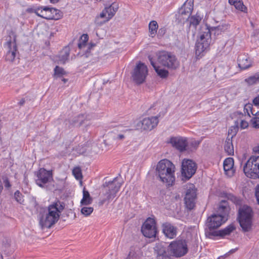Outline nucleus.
I'll use <instances>...</instances> for the list:
<instances>
[{
	"label": "nucleus",
	"mask_w": 259,
	"mask_h": 259,
	"mask_svg": "<svg viewBox=\"0 0 259 259\" xmlns=\"http://www.w3.org/2000/svg\"><path fill=\"white\" fill-rule=\"evenodd\" d=\"M229 28L230 25L225 22H221L219 24L212 27L207 25L201 26L199 32V38L196 43V55H200L209 47L212 41V35L213 39H215L218 36L227 31Z\"/></svg>",
	"instance_id": "1"
},
{
	"label": "nucleus",
	"mask_w": 259,
	"mask_h": 259,
	"mask_svg": "<svg viewBox=\"0 0 259 259\" xmlns=\"http://www.w3.org/2000/svg\"><path fill=\"white\" fill-rule=\"evenodd\" d=\"M222 203L223 204H220L218 208V214H212L207 220L205 235L209 238L217 236L218 231L215 229L220 227L227 220L226 217L228 214L227 202L223 201Z\"/></svg>",
	"instance_id": "2"
},
{
	"label": "nucleus",
	"mask_w": 259,
	"mask_h": 259,
	"mask_svg": "<svg viewBox=\"0 0 259 259\" xmlns=\"http://www.w3.org/2000/svg\"><path fill=\"white\" fill-rule=\"evenodd\" d=\"M64 209V204L59 201L54 202L48 207V211L39 219V225L42 229L50 228L60 218L61 212Z\"/></svg>",
	"instance_id": "3"
},
{
	"label": "nucleus",
	"mask_w": 259,
	"mask_h": 259,
	"mask_svg": "<svg viewBox=\"0 0 259 259\" xmlns=\"http://www.w3.org/2000/svg\"><path fill=\"white\" fill-rule=\"evenodd\" d=\"M156 170L160 180L167 186H171L175 180V166L169 160L164 159L157 164Z\"/></svg>",
	"instance_id": "4"
},
{
	"label": "nucleus",
	"mask_w": 259,
	"mask_h": 259,
	"mask_svg": "<svg viewBox=\"0 0 259 259\" xmlns=\"http://www.w3.org/2000/svg\"><path fill=\"white\" fill-rule=\"evenodd\" d=\"M121 186V183L118 181L117 177L115 178L112 181L105 182L103 184L105 191L103 194L104 197L99 201V205L102 206L106 202L108 203L110 200L115 198Z\"/></svg>",
	"instance_id": "5"
},
{
	"label": "nucleus",
	"mask_w": 259,
	"mask_h": 259,
	"mask_svg": "<svg viewBox=\"0 0 259 259\" xmlns=\"http://www.w3.org/2000/svg\"><path fill=\"white\" fill-rule=\"evenodd\" d=\"M252 214L251 208L247 205H243L239 209L237 219L244 232H248L251 229Z\"/></svg>",
	"instance_id": "6"
},
{
	"label": "nucleus",
	"mask_w": 259,
	"mask_h": 259,
	"mask_svg": "<svg viewBox=\"0 0 259 259\" xmlns=\"http://www.w3.org/2000/svg\"><path fill=\"white\" fill-rule=\"evenodd\" d=\"M243 171L247 177L259 178V156H251L243 167Z\"/></svg>",
	"instance_id": "7"
},
{
	"label": "nucleus",
	"mask_w": 259,
	"mask_h": 259,
	"mask_svg": "<svg viewBox=\"0 0 259 259\" xmlns=\"http://www.w3.org/2000/svg\"><path fill=\"white\" fill-rule=\"evenodd\" d=\"M16 35L14 32L11 31L6 38V42L4 44V48L7 51L6 60L8 61L13 62L16 57L17 52V45L16 42Z\"/></svg>",
	"instance_id": "8"
},
{
	"label": "nucleus",
	"mask_w": 259,
	"mask_h": 259,
	"mask_svg": "<svg viewBox=\"0 0 259 259\" xmlns=\"http://www.w3.org/2000/svg\"><path fill=\"white\" fill-rule=\"evenodd\" d=\"M157 57L158 62L168 68L175 69L178 68L179 65L176 56L171 53L161 51L159 52Z\"/></svg>",
	"instance_id": "9"
},
{
	"label": "nucleus",
	"mask_w": 259,
	"mask_h": 259,
	"mask_svg": "<svg viewBox=\"0 0 259 259\" xmlns=\"http://www.w3.org/2000/svg\"><path fill=\"white\" fill-rule=\"evenodd\" d=\"M148 70L145 64L139 62L132 73V78L137 84L143 83L148 75Z\"/></svg>",
	"instance_id": "10"
},
{
	"label": "nucleus",
	"mask_w": 259,
	"mask_h": 259,
	"mask_svg": "<svg viewBox=\"0 0 259 259\" xmlns=\"http://www.w3.org/2000/svg\"><path fill=\"white\" fill-rule=\"evenodd\" d=\"M168 249L176 257H181L188 252L187 242L185 240L173 241L168 245Z\"/></svg>",
	"instance_id": "11"
},
{
	"label": "nucleus",
	"mask_w": 259,
	"mask_h": 259,
	"mask_svg": "<svg viewBox=\"0 0 259 259\" xmlns=\"http://www.w3.org/2000/svg\"><path fill=\"white\" fill-rule=\"evenodd\" d=\"M185 204L186 207L191 210L195 206V200L196 198V189L193 184L190 183L185 186Z\"/></svg>",
	"instance_id": "12"
},
{
	"label": "nucleus",
	"mask_w": 259,
	"mask_h": 259,
	"mask_svg": "<svg viewBox=\"0 0 259 259\" xmlns=\"http://www.w3.org/2000/svg\"><path fill=\"white\" fill-rule=\"evenodd\" d=\"M141 231L146 237H155L157 232L155 220L151 218L147 219L142 225Z\"/></svg>",
	"instance_id": "13"
},
{
	"label": "nucleus",
	"mask_w": 259,
	"mask_h": 259,
	"mask_svg": "<svg viewBox=\"0 0 259 259\" xmlns=\"http://www.w3.org/2000/svg\"><path fill=\"white\" fill-rule=\"evenodd\" d=\"M193 9V0H187L179 9L177 19L179 22H184L189 17Z\"/></svg>",
	"instance_id": "14"
},
{
	"label": "nucleus",
	"mask_w": 259,
	"mask_h": 259,
	"mask_svg": "<svg viewBox=\"0 0 259 259\" xmlns=\"http://www.w3.org/2000/svg\"><path fill=\"white\" fill-rule=\"evenodd\" d=\"M197 165L190 159H184L182 163V175L187 180L190 179L195 173Z\"/></svg>",
	"instance_id": "15"
},
{
	"label": "nucleus",
	"mask_w": 259,
	"mask_h": 259,
	"mask_svg": "<svg viewBox=\"0 0 259 259\" xmlns=\"http://www.w3.org/2000/svg\"><path fill=\"white\" fill-rule=\"evenodd\" d=\"M36 179V184L40 187H44V185L53 179V174L51 170H47L44 168H40L35 173Z\"/></svg>",
	"instance_id": "16"
},
{
	"label": "nucleus",
	"mask_w": 259,
	"mask_h": 259,
	"mask_svg": "<svg viewBox=\"0 0 259 259\" xmlns=\"http://www.w3.org/2000/svg\"><path fill=\"white\" fill-rule=\"evenodd\" d=\"M158 123L157 116L146 117L137 123V127L144 131H151L157 125Z\"/></svg>",
	"instance_id": "17"
},
{
	"label": "nucleus",
	"mask_w": 259,
	"mask_h": 259,
	"mask_svg": "<svg viewBox=\"0 0 259 259\" xmlns=\"http://www.w3.org/2000/svg\"><path fill=\"white\" fill-rule=\"evenodd\" d=\"M168 143L180 152L186 150V148L188 145L186 139L182 137H171Z\"/></svg>",
	"instance_id": "18"
},
{
	"label": "nucleus",
	"mask_w": 259,
	"mask_h": 259,
	"mask_svg": "<svg viewBox=\"0 0 259 259\" xmlns=\"http://www.w3.org/2000/svg\"><path fill=\"white\" fill-rule=\"evenodd\" d=\"M162 232L165 236L170 239H173L177 235V228L170 223L166 222L162 225Z\"/></svg>",
	"instance_id": "19"
},
{
	"label": "nucleus",
	"mask_w": 259,
	"mask_h": 259,
	"mask_svg": "<svg viewBox=\"0 0 259 259\" xmlns=\"http://www.w3.org/2000/svg\"><path fill=\"white\" fill-rule=\"evenodd\" d=\"M252 63V60L248 55H241L238 58V65L242 70H245L251 67Z\"/></svg>",
	"instance_id": "20"
},
{
	"label": "nucleus",
	"mask_w": 259,
	"mask_h": 259,
	"mask_svg": "<svg viewBox=\"0 0 259 259\" xmlns=\"http://www.w3.org/2000/svg\"><path fill=\"white\" fill-rule=\"evenodd\" d=\"M154 250L156 254V259H171V257L167 254L166 248L161 243L156 244Z\"/></svg>",
	"instance_id": "21"
},
{
	"label": "nucleus",
	"mask_w": 259,
	"mask_h": 259,
	"mask_svg": "<svg viewBox=\"0 0 259 259\" xmlns=\"http://www.w3.org/2000/svg\"><path fill=\"white\" fill-rule=\"evenodd\" d=\"M48 7H42L37 8L34 10V13L39 17L45 18L46 19H58V17H55L53 15L48 14V11L46 9Z\"/></svg>",
	"instance_id": "22"
},
{
	"label": "nucleus",
	"mask_w": 259,
	"mask_h": 259,
	"mask_svg": "<svg viewBox=\"0 0 259 259\" xmlns=\"http://www.w3.org/2000/svg\"><path fill=\"white\" fill-rule=\"evenodd\" d=\"M233 165L234 160L232 158H227L224 161V169L229 177H231L234 174Z\"/></svg>",
	"instance_id": "23"
},
{
	"label": "nucleus",
	"mask_w": 259,
	"mask_h": 259,
	"mask_svg": "<svg viewBox=\"0 0 259 259\" xmlns=\"http://www.w3.org/2000/svg\"><path fill=\"white\" fill-rule=\"evenodd\" d=\"M104 9L106 11V13L108 14V17L106 18V21H109L115 14L118 9V5L117 4L113 3L109 7L105 8Z\"/></svg>",
	"instance_id": "24"
},
{
	"label": "nucleus",
	"mask_w": 259,
	"mask_h": 259,
	"mask_svg": "<svg viewBox=\"0 0 259 259\" xmlns=\"http://www.w3.org/2000/svg\"><path fill=\"white\" fill-rule=\"evenodd\" d=\"M87 119L83 114H80L76 117H74L70 121V124L72 126H80L81 125L85 123Z\"/></svg>",
	"instance_id": "25"
},
{
	"label": "nucleus",
	"mask_w": 259,
	"mask_h": 259,
	"mask_svg": "<svg viewBox=\"0 0 259 259\" xmlns=\"http://www.w3.org/2000/svg\"><path fill=\"white\" fill-rule=\"evenodd\" d=\"M141 255L142 253L139 247H132L125 259H140Z\"/></svg>",
	"instance_id": "26"
},
{
	"label": "nucleus",
	"mask_w": 259,
	"mask_h": 259,
	"mask_svg": "<svg viewBox=\"0 0 259 259\" xmlns=\"http://www.w3.org/2000/svg\"><path fill=\"white\" fill-rule=\"evenodd\" d=\"M229 3L234 6L237 10L244 13L247 12V8L241 0H229Z\"/></svg>",
	"instance_id": "27"
},
{
	"label": "nucleus",
	"mask_w": 259,
	"mask_h": 259,
	"mask_svg": "<svg viewBox=\"0 0 259 259\" xmlns=\"http://www.w3.org/2000/svg\"><path fill=\"white\" fill-rule=\"evenodd\" d=\"M202 20V18L198 15L197 14L195 15L189 17L186 20L189 23L190 26H193L196 27L200 22Z\"/></svg>",
	"instance_id": "28"
},
{
	"label": "nucleus",
	"mask_w": 259,
	"mask_h": 259,
	"mask_svg": "<svg viewBox=\"0 0 259 259\" xmlns=\"http://www.w3.org/2000/svg\"><path fill=\"white\" fill-rule=\"evenodd\" d=\"M224 150L229 155H233L234 154V147L232 141L229 138H227L225 141Z\"/></svg>",
	"instance_id": "29"
},
{
	"label": "nucleus",
	"mask_w": 259,
	"mask_h": 259,
	"mask_svg": "<svg viewBox=\"0 0 259 259\" xmlns=\"http://www.w3.org/2000/svg\"><path fill=\"white\" fill-rule=\"evenodd\" d=\"M69 54V48L68 47L64 48L60 53L59 56V61L63 64L65 63L68 59Z\"/></svg>",
	"instance_id": "30"
},
{
	"label": "nucleus",
	"mask_w": 259,
	"mask_h": 259,
	"mask_svg": "<svg viewBox=\"0 0 259 259\" xmlns=\"http://www.w3.org/2000/svg\"><path fill=\"white\" fill-rule=\"evenodd\" d=\"M92 201L93 199L89 192L84 188L83 190V197L80 202L81 204L82 205H89L92 202Z\"/></svg>",
	"instance_id": "31"
},
{
	"label": "nucleus",
	"mask_w": 259,
	"mask_h": 259,
	"mask_svg": "<svg viewBox=\"0 0 259 259\" xmlns=\"http://www.w3.org/2000/svg\"><path fill=\"white\" fill-rule=\"evenodd\" d=\"M235 229V226L231 224V225H229L228 226H227V227H226L224 229L220 230L219 231H217L218 235L217 236H220L221 237H224L226 235H228L232 232H233Z\"/></svg>",
	"instance_id": "32"
},
{
	"label": "nucleus",
	"mask_w": 259,
	"mask_h": 259,
	"mask_svg": "<svg viewBox=\"0 0 259 259\" xmlns=\"http://www.w3.org/2000/svg\"><path fill=\"white\" fill-rule=\"evenodd\" d=\"M244 81L248 85H252L259 82V71L256 72L254 75L245 78Z\"/></svg>",
	"instance_id": "33"
},
{
	"label": "nucleus",
	"mask_w": 259,
	"mask_h": 259,
	"mask_svg": "<svg viewBox=\"0 0 259 259\" xmlns=\"http://www.w3.org/2000/svg\"><path fill=\"white\" fill-rule=\"evenodd\" d=\"M158 28V25L156 21L153 20L150 22L149 24V31L152 37L155 36Z\"/></svg>",
	"instance_id": "34"
},
{
	"label": "nucleus",
	"mask_w": 259,
	"mask_h": 259,
	"mask_svg": "<svg viewBox=\"0 0 259 259\" xmlns=\"http://www.w3.org/2000/svg\"><path fill=\"white\" fill-rule=\"evenodd\" d=\"M155 70L157 73V75L162 78H166L169 74V72L167 70L161 68L159 66H158L157 68H155Z\"/></svg>",
	"instance_id": "35"
},
{
	"label": "nucleus",
	"mask_w": 259,
	"mask_h": 259,
	"mask_svg": "<svg viewBox=\"0 0 259 259\" xmlns=\"http://www.w3.org/2000/svg\"><path fill=\"white\" fill-rule=\"evenodd\" d=\"M66 72L63 69V68L56 66L54 69V77H60L62 76L63 75L65 74Z\"/></svg>",
	"instance_id": "36"
},
{
	"label": "nucleus",
	"mask_w": 259,
	"mask_h": 259,
	"mask_svg": "<svg viewBox=\"0 0 259 259\" xmlns=\"http://www.w3.org/2000/svg\"><path fill=\"white\" fill-rule=\"evenodd\" d=\"M89 39L88 35L86 34H82L80 38L79 42L78 44V47L79 49H81L86 45V42Z\"/></svg>",
	"instance_id": "37"
},
{
	"label": "nucleus",
	"mask_w": 259,
	"mask_h": 259,
	"mask_svg": "<svg viewBox=\"0 0 259 259\" xmlns=\"http://www.w3.org/2000/svg\"><path fill=\"white\" fill-rule=\"evenodd\" d=\"M72 174L76 179L79 180L82 179L81 170L79 167H76L72 170Z\"/></svg>",
	"instance_id": "38"
},
{
	"label": "nucleus",
	"mask_w": 259,
	"mask_h": 259,
	"mask_svg": "<svg viewBox=\"0 0 259 259\" xmlns=\"http://www.w3.org/2000/svg\"><path fill=\"white\" fill-rule=\"evenodd\" d=\"M94 208L92 207L83 206L81 209V213L85 217L90 215L93 211Z\"/></svg>",
	"instance_id": "39"
},
{
	"label": "nucleus",
	"mask_w": 259,
	"mask_h": 259,
	"mask_svg": "<svg viewBox=\"0 0 259 259\" xmlns=\"http://www.w3.org/2000/svg\"><path fill=\"white\" fill-rule=\"evenodd\" d=\"M48 11V14H50L51 15H54L55 17H58V19L59 18L60 15L58 16V14L60 12V11L54 8H50L48 7V8H46V9Z\"/></svg>",
	"instance_id": "40"
},
{
	"label": "nucleus",
	"mask_w": 259,
	"mask_h": 259,
	"mask_svg": "<svg viewBox=\"0 0 259 259\" xmlns=\"http://www.w3.org/2000/svg\"><path fill=\"white\" fill-rule=\"evenodd\" d=\"M14 197L15 200L19 203L22 204L24 200L23 199L22 194L19 191L15 192Z\"/></svg>",
	"instance_id": "41"
},
{
	"label": "nucleus",
	"mask_w": 259,
	"mask_h": 259,
	"mask_svg": "<svg viewBox=\"0 0 259 259\" xmlns=\"http://www.w3.org/2000/svg\"><path fill=\"white\" fill-rule=\"evenodd\" d=\"M250 123L253 127L255 128H259V117H253L250 120Z\"/></svg>",
	"instance_id": "42"
},
{
	"label": "nucleus",
	"mask_w": 259,
	"mask_h": 259,
	"mask_svg": "<svg viewBox=\"0 0 259 259\" xmlns=\"http://www.w3.org/2000/svg\"><path fill=\"white\" fill-rule=\"evenodd\" d=\"M251 109H252V105H250V104H245L244 105V113H247V115L249 116H250V114H249V110H250V111H251ZM251 112V113L252 115H256V114H258L259 113V112H257L256 113H255V114H254L252 111Z\"/></svg>",
	"instance_id": "43"
},
{
	"label": "nucleus",
	"mask_w": 259,
	"mask_h": 259,
	"mask_svg": "<svg viewBox=\"0 0 259 259\" xmlns=\"http://www.w3.org/2000/svg\"><path fill=\"white\" fill-rule=\"evenodd\" d=\"M166 28L165 27L160 28L158 31L157 36L159 37H163L166 33Z\"/></svg>",
	"instance_id": "44"
},
{
	"label": "nucleus",
	"mask_w": 259,
	"mask_h": 259,
	"mask_svg": "<svg viewBox=\"0 0 259 259\" xmlns=\"http://www.w3.org/2000/svg\"><path fill=\"white\" fill-rule=\"evenodd\" d=\"M99 19H100L99 17H96L95 19V21H94L95 24L98 26H101L105 23L108 21H106V19L103 21H100Z\"/></svg>",
	"instance_id": "45"
},
{
	"label": "nucleus",
	"mask_w": 259,
	"mask_h": 259,
	"mask_svg": "<svg viewBox=\"0 0 259 259\" xmlns=\"http://www.w3.org/2000/svg\"><path fill=\"white\" fill-rule=\"evenodd\" d=\"M248 126V123L246 121H245L244 120H242L241 121L240 127L241 128L245 129V128H247Z\"/></svg>",
	"instance_id": "46"
},
{
	"label": "nucleus",
	"mask_w": 259,
	"mask_h": 259,
	"mask_svg": "<svg viewBox=\"0 0 259 259\" xmlns=\"http://www.w3.org/2000/svg\"><path fill=\"white\" fill-rule=\"evenodd\" d=\"M4 185H5V187L6 188H10L11 186V185L10 184V183L9 180L7 178H6L4 180Z\"/></svg>",
	"instance_id": "47"
},
{
	"label": "nucleus",
	"mask_w": 259,
	"mask_h": 259,
	"mask_svg": "<svg viewBox=\"0 0 259 259\" xmlns=\"http://www.w3.org/2000/svg\"><path fill=\"white\" fill-rule=\"evenodd\" d=\"M255 195L257 201L258 202V203L259 204V185H258L255 188Z\"/></svg>",
	"instance_id": "48"
},
{
	"label": "nucleus",
	"mask_w": 259,
	"mask_h": 259,
	"mask_svg": "<svg viewBox=\"0 0 259 259\" xmlns=\"http://www.w3.org/2000/svg\"><path fill=\"white\" fill-rule=\"evenodd\" d=\"M106 14L107 13L106 12V11L105 10V9H104L102 11V12L100 13V14L99 16H97V17H99V18H106Z\"/></svg>",
	"instance_id": "49"
},
{
	"label": "nucleus",
	"mask_w": 259,
	"mask_h": 259,
	"mask_svg": "<svg viewBox=\"0 0 259 259\" xmlns=\"http://www.w3.org/2000/svg\"><path fill=\"white\" fill-rule=\"evenodd\" d=\"M253 103L255 106L259 105V95L254 98L253 100Z\"/></svg>",
	"instance_id": "50"
},
{
	"label": "nucleus",
	"mask_w": 259,
	"mask_h": 259,
	"mask_svg": "<svg viewBox=\"0 0 259 259\" xmlns=\"http://www.w3.org/2000/svg\"><path fill=\"white\" fill-rule=\"evenodd\" d=\"M124 138V136L123 134H119V135H117L116 138H115V139L119 140H121Z\"/></svg>",
	"instance_id": "51"
},
{
	"label": "nucleus",
	"mask_w": 259,
	"mask_h": 259,
	"mask_svg": "<svg viewBox=\"0 0 259 259\" xmlns=\"http://www.w3.org/2000/svg\"><path fill=\"white\" fill-rule=\"evenodd\" d=\"M149 60L150 61L151 64L153 67L154 70L155 69V68H157L158 66L155 65V63L153 62L152 58L149 57Z\"/></svg>",
	"instance_id": "52"
},
{
	"label": "nucleus",
	"mask_w": 259,
	"mask_h": 259,
	"mask_svg": "<svg viewBox=\"0 0 259 259\" xmlns=\"http://www.w3.org/2000/svg\"><path fill=\"white\" fill-rule=\"evenodd\" d=\"M253 150L255 153H259V145L254 147L253 149Z\"/></svg>",
	"instance_id": "53"
},
{
	"label": "nucleus",
	"mask_w": 259,
	"mask_h": 259,
	"mask_svg": "<svg viewBox=\"0 0 259 259\" xmlns=\"http://www.w3.org/2000/svg\"><path fill=\"white\" fill-rule=\"evenodd\" d=\"M25 102L24 99H22L20 102H19V105L20 106H22Z\"/></svg>",
	"instance_id": "54"
},
{
	"label": "nucleus",
	"mask_w": 259,
	"mask_h": 259,
	"mask_svg": "<svg viewBox=\"0 0 259 259\" xmlns=\"http://www.w3.org/2000/svg\"><path fill=\"white\" fill-rule=\"evenodd\" d=\"M3 190V185L2 182L0 181V195L1 194Z\"/></svg>",
	"instance_id": "55"
},
{
	"label": "nucleus",
	"mask_w": 259,
	"mask_h": 259,
	"mask_svg": "<svg viewBox=\"0 0 259 259\" xmlns=\"http://www.w3.org/2000/svg\"><path fill=\"white\" fill-rule=\"evenodd\" d=\"M59 0H50L51 3L56 4L59 2Z\"/></svg>",
	"instance_id": "56"
},
{
	"label": "nucleus",
	"mask_w": 259,
	"mask_h": 259,
	"mask_svg": "<svg viewBox=\"0 0 259 259\" xmlns=\"http://www.w3.org/2000/svg\"><path fill=\"white\" fill-rule=\"evenodd\" d=\"M236 250V249H232V250H231L229 252V253H234Z\"/></svg>",
	"instance_id": "57"
},
{
	"label": "nucleus",
	"mask_w": 259,
	"mask_h": 259,
	"mask_svg": "<svg viewBox=\"0 0 259 259\" xmlns=\"http://www.w3.org/2000/svg\"><path fill=\"white\" fill-rule=\"evenodd\" d=\"M62 81H63L64 83H65V82H66L67 81V79H65V78H63V79H62Z\"/></svg>",
	"instance_id": "58"
},
{
	"label": "nucleus",
	"mask_w": 259,
	"mask_h": 259,
	"mask_svg": "<svg viewBox=\"0 0 259 259\" xmlns=\"http://www.w3.org/2000/svg\"><path fill=\"white\" fill-rule=\"evenodd\" d=\"M237 113H238V114H240V115L241 114V115H243L241 112H237Z\"/></svg>",
	"instance_id": "59"
}]
</instances>
